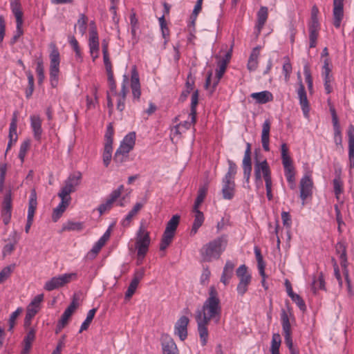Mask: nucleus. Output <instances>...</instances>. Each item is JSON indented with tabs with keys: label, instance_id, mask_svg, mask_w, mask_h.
Segmentation results:
<instances>
[{
	"label": "nucleus",
	"instance_id": "nucleus-46",
	"mask_svg": "<svg viewBox=\"0 0 354 354\" xmlns=\"http://www.w3.org/2000/svg\"><path fill=\"white\" fill-rule=\"evenodd\" d=\"M304 74L305 76V80L308 85V88L310 91L311 90H313V77L311 76L310 66L307 62L304 66Z\"/></svg>",
	"mask_w": 354,
	"mask_h": 354
},
{
	"label": "nucleus",
	"instance_id": "nucleus-35",
	"mask_svg": "<svg viewBox=\"0 0 354 354\" xmlns=\"http://www.w3.org/2000/svg\"><path fill=\"white\" fill-rule=\"evenodd\" d=\"M84 223L68 221L63 224L62 231H75L80 232L84 229Z\"/></svg>",
	"mask_w": 354,
	"mask_h": 354
},
{
	"label": "nucleus",
	"instance_id": "nucleus-33",
	"mask_svg": "<svg viewBox=\"0 0 354 354\" xmlns=\"http://www.w3.org/2000/svg\"><path fill=\"white\" fill-rule=\"evenodd\" d=\"M129 152H124V150H122L118 147L115 153L113 161L118 166H120L129 160Z\"/></svg>",
	"mask_w": 354,
	"mask_h": 354
},
{
	"label": "nucleus",
	"instance_id": "nucleus-36",
	"mask_svg": "<svg viewBox=\"0 0 354 354\" xmlns=\"http://www.w3.org/2000/svg\"><path fill=\"white\" fill-rule=\"evenodd\" d=\"M218 68L216 70V79L214 80L212 84L213 91L218 84L221 78L223 77V74L225 72L227 68L225 61H219L218 62Z\"/></svg>",
	"mask_w": 354,
	"mask_h": 354
},
{
	"label": "nucleus",
	"instance_id": "nucleus-44",
	"mask_svg": "<svg viewBox=\"0 0 354 354\" xmlns=\"http://www.w3.org/2000/svg\"><path fill=\"white\" fill-rule=\"evenodd\" d=\"M281 339L279 333H274L271 342V354H279Z\"/></svg>",
	"mask_w": 354,
	"mask_h": 354
},
{
	"label": "nucleus",
	"instance_id": "nucleus-31",
	"mask_svg": "<svg viewBox=\"0 0 354 354\" xmlns=\"http://www.w3.org/2000/svg\"><path fill=\"white\" fill-rule=\"evenodd\" d=\"M259 50L260 47L257 46L254 48L251 52L247 64V68L250 71H254L257 68Z\"/></svg>",
	"mask_w": 354,
	"mask_h": 354
},
{
	"label": "nucleus",
	"instance_id": "nucleus-14",
	"mask_svg": "<svg viewBox=\"0 0 354 354\" xmlns=\"http://www.w3.org/2000/svg\"><path fill=\"white\" fill-rule=\"evenodd\" d=\"M257 20L254 28V33L257 37L267 21L268 17V8L266 6H261L257 12Z\"/></svg>",
	"mask_w": 354,
	"mask_h": 354
},
{
	"label": "nucleus",
	"instance_id": "nucleus-64",
	"mask_svg": "<svg viewBox=\"0 0 354 354\" xmlns=\"http://www.w3.org/2000/svg\"><path fill=\"white\" fill-rule=\"evenodd\" d=\"M330 68H329V60L328 59H326L324 62L323 66V71H322V76L324 78L326 77L328 79L330 77H333L332 75H330Z\"/></svg>",
	"mask_w": 354,
	"mask_h": 354
},
{
	"label": "nucleus",
	"instance_id": "nucleus-9",
	"mask_svg": "<svg viewBox=\"0 0 354 354\" xmlns=\"http://www.w3.org/2000/svg\"><path fill=\"white\" fill-rule=\"evenodd\" d=\"M298 78L299 80V85L297 90V95L299 100V104L301 106L303 113L306 118L308 117L310 111V105L307 99V95L305 90V87L301 80L300 73H298Z\"/></svg>",
	"mask_w": 354,
	"mask_h": 354
},
{
	"label": "nucleus",
	"instance_id": "nucleus-62",
	"mask_svg": "<svg viewBox=\"0 0 354 354\" xmlns=\"http://www.w3.org/2000/svg\"><path fill=\"white\" fill-rule=\"evenodd\" d=\"M114 133L113 127L111 123L107 125L106 131L104 135L105 141L113 142V136Z\"/></svg>",
	"mask_w": 354,
	"mask_h": 354
},
{
	"label": "nucleus",
	"instance_id": "nucleus-8",
	"mask_svg": "<svg viewBox=\"0 0 354 354\" xmlns=\"http://www.w3.org/2000/svg\"><path fill=\"white\" fill-rule=\"evenodd\" d=\"M335 251L336 253L339 254L340 265L344 270V274L345 276L346 281L349 284L350 280L348 271L347 270L348 259L346 244L342 241H338L335 245Z\"/></svg>",
	"mask_w": 354,
	"mask_h": 354
},
{
	"label": "nucleus",
	"instance_id": "nucleus-22",
	"mask_svg": "<svg viewBox=\"0 0 354 354\" xmlns=\"http://www.w3.org/2000/svg\"><path fill=\"white\" fill-rule=\"evenodd\" d=\"M330 114L332 117V122L334 130V140L336 145H342V138L340 129V125L335 109L333 106L330 107Z\"/></svg>",
	"mask_w": 354,
	"mask_h": 354
},
{
	"label": "nucleus",
	"instance_id": "nucleus-19",
	"mask_svg": "<svg viewBox=\"0 0 354 354\" xmlns=\"http://www.w3.org/2000/svg\"><path fill=\"white\" fill-rule=\"evenodd\" d=\"M313 181L309 176H304L300 181V198L304 204L305 200L312 194Z\"/></svg>",
	"mask_w": 354,
	"mask_h": 354
},
{
	"label": "nucleus",
	"instance_id": "nucleus-43",
	"mask_svg": "<svg viewBox=\"0 0 354 354\" xmlns=\"http://www.w3.org/2000/svg\"><path fill=\"white\" fill-rule=\"evenodd\" d=\"M252 169L251 145L250 143H247V147L243 159V169Z\"/></svg>",
	"mask_w": 354,
	"mask_h": 354
},
{
	"label": "nucleus",
	"instance_id": "nucleus-26",
	"mask_svg": "<svg viewBox=\"0 0 354 354\" xmlns=\"http://www.w3.org/2000/svg\"><path fill=\"white\" fill-rule=\"evenodd\" d=\"M250 97L255 100L256 103L261 104L271 102L274 98L272 93L269 91L252 93Z\"/></svg>",
	"mask_w": 354,
	"mask_h": 354
},
{
	"label": "nucleus",
	"instance_id": "nucleus-25",
	"mask_svg": "<svg viewBox=\"0 0 354 354\" xmlns=\"http://www.w3.org/2000/svg\"><path fill=\"white\" fill-rule=\"evenodd\" d=\"M281 319L283 334L292 333L291 323L295 322V317L291 311H282Z\"/></svg>",
	"mask_w": 354,
	"mask_h": 354
},
{
	"label": "nucleus",
	"instance_id": "nucleus-38",
	"mask_svg": "<svg viewBox=\"0 0 354 354\" xmlns=\"http://www.w3.org/2000/svg\"><path fill=\"white\" fill-rule=\"evenodd\" d=\"M236 274L239 279V281L246 280L247 282H251L252 276L248 271V267L245 265H241L236 271Z\"/></svg>",
	"mask_w": 354,
	"mask_h": 354
},
{
	"label": "nucleus",
	"instance_id": "nucleus-24",
	"mask_svg": "<svg viewBox=\"0 0 354 354\" xmlns=\"http://www.w3.org/2000/svg\"><path fill=\"white\" fill-rule=\"evenodd\" d=\"M271 123L270 120H266L262 125L261 131V143L264 151H270V131Z\"/></svg>",
	"mask_w": 354,
	"mask_h": 354
},
{
	"label": "nucleus",
	"instance_id": "nucleus-41",
	"mask_svg": "<svg viewBox=\"0 0 354 354\" xmlns=\"http://www.w3.org/2000/svg\"><path fill=\"white\" fill-rule=\"evenodd\" d=\"M84 295L82 292H75L73 295V298L72 299L70 305L66 308V310H76V308H79L82 302L83 301Z\"/></svg>",
	"mask_w": 354,
	"mask_h": 354
},
{
	"label": "nucleus",
	"instance_id": "nucleus-4",
	"mask_svg": "<svg viewBox=\"0 0 354 354\" xmlns=\"http://www.w3.org/2000/svg\"><path fill=\"white\" fill-rule=\"evenodd\" d=\"M149 233L141 225L136 234V248L137 250L138 263H141L148 252L150 245Z\"/></svg>",
	"mask_w": 354,
	"mask_h": 354
},
{
	"label": "nucleus",
	"instance_id": "nucleus-15",
	"mask_svg": "<svg viewBox=\"0 0 354 354\" xmlns=\"http://www.w3.org/2000/svg\"><path fill=\"white\" fill-rule=\"evenodd\" d=\"M131 88L133 98L138 100H140L141 95L140 84L139 74L136 70V66H133L131 69Z\"/></svg>",
	"mask_w": 354,
	"mask_h": 354
},
{
	"label": "nucleus",
	"instance_id": "nucleus-34",
	"mask_svg": "<svg viewBox=\"0 0 354 354\" xmlns=\"http://www.w3.org/2000/svg\"><path fill=\"white\" fill-rule=\"evenodd\" d=\"M142 206L143 204L141 203H136L132 209L127 214L125 218L122 220V225L124 227L128 226L133 216L137 214V213L141 209Z\"/></svg>",
	"mask_w": 354,
	"mask_h": 354
},
{
	"label": "nucleus",
	"instance_id": "nucleus-53",
	"mask_svg": "<svg viewBox=\"0 0 354 354\" xmlns=\"http://www.w3.org/2000/svg\"><path fill=\"white\" fill-rule=\"evenodd\" d=\"M36 72L38 77V83L41 84L45 78L42 60H39L37 62Z\"/></svg>",
	"mask_w": 354,
	"mask_h": 354
},
{
	"label": "nucleus",
	"instance_id": "nucleus-58",
	"mask_svg": "<svg viewBox=\"0 0 354 354\" xmlns=\"http://www.w3.org/2000/svg\"><path fill=\"white\" fill-rule=\"evenodd\" d=\"M1 212H12V201L10 194L6 195L3 202V209Z\"/></svg>",
	"mask_w": 354,
	"mask_h": 354
},
{
	"label": "nucleus",
	"instance_id": "nucleus-42",
	"mask_svg": "<svg viewBox=\"0 0 354 354\" xmlns=\"http://www.w3.org/2000/svg\"><path fill=\"white\" fill-rule=\"evenodd\" d=\"M73 312L74 311H64V313L62 315L57 323L55 330L56 333H59L65 327Z\"/></svg>",
	"mask_w": 354,
	"mask_h": 354
},
{
	"label": "nucleus",
	"instance_id": "nucleus-56",
	"mask_svg": "<svg viewBox=\"0 0 354 354\" xmlns=\"http://www.w3.org/2000/svg\"><path fill=\"white\" fill-rule=\"evenodd\" d=\"M291 334L292 333L284 334L285 343L288 347L291 354H299V351L293 348Z\"/></svg>",
	"mask_w": 354,
	"mask_h": 354
},
{
	"label": "nucleus",
	"instance_id": "nucleus-17",
	"mask_svg": "<svg viewBox=\"0 0 354 354\" xmlns=\"http://www.w3.org/2000/svg\"><path fill=\"white\" fill-rule=\"evenodd\" d=\"M161 344L163 354H179L176 343L168 335H163L162 336Z\"/></svg>",
	"mask_w": 354,
	"mask_h": 354
},
{
	"label": "nucleus",
	"instance_id": "nucleus-49",
	"mask_svg": "<svg viewBox=\"0 0 354 354\" xmlns=\"http://www.w3.org/2000/svg\"><path fill=\"white\" fill-rule=\"evenodd\" d=\"M44 299V295L39 294L36 295L30 301L29 305L27 307L26 310H36L37 308H39V305L43 301Z\"/></svg>",
	"mask_w": 354,
	"mask_h": 354
},
{
	"label": "nucleus",
	"instance_id": "nucleus-61",
	"mask_svg": "<svg viewBox=\"0 0 354 354\" xmlns=\"http://www.w3.org/2000/svg\"><path fill=\"white\" fill-rule=\"evenodd\" d=\"M290 298L292 301L297 304L300 310H305V303L299 295L295 293L294 295H291Z\"/></svg>",
	"mask_w": 354,
	"mask_h": 354
},
{
	"label": "nucleus",
	"instance_id": "nucleus-11",
	"mask_svg": "<svg viewBox=\"0 0 354 354\" xmlns=\"http://www.w3.org/2000/svg\"><path fill=\"white\" fill-rule=\"evenodd\" d=\"M123 190L124 185H121L116 189L111 192L106 202L101 204L97 209L100 214H104L106 210L111 208L113 203L120 198Z\"/></svg>",
	"mask_w": 354,
	"mask_h": 354
},
{
	"label": "nucleus",
	"instance_id": "nucleus-12",
	"mask_svg": "<svg viewBox=\"0 0 354 354\" xmlns=\"http://www.w3.org/2000/svg\"><path fill=\"white\" fill-rule=\"evenodd\" d=\"M189 319L186 316L180 317L174 326V334L177 335L181 341H184L187 337V326Z\"/></svg>",
	"mask_w": 354,
	"mask_h": 354
},
{
	"label": "nucleus",
	"instance_id": "nucleus-6",
	"mask_svg": "<svg viewBox=\"0 0 354 354\" xmlns=\"http://www.w3.org/2000/svg\"><path fill=\"white\" fill-rule=\"evenodd\" d=\"M82 178L80 171L71 174L64 181V186L57 194L58 196L71 197L70 194L75 192L77 187L80 184Z\"/></svg>",
	"mask_w": 354,
	"mask_h": 354
},
{
	"label": "nucleus",
	"instance_id": "nucleus-10",
	"mask_svg": "<svg viewBox=\"0 0 354 354\" xmlns=\"http://www.w3.org/2000/svg\"><path fill=\"white\" fill-rule=\"evenodd\" d=\"M271 176V171L266 160L261 162L256 161L254 164V177L257 183H261L262 176L264 178Z\"/></svg>",
	"mask_w": 354,
	"mask_h": 354
},
{
	"label": "nucleus",
	"instance_id": "nucleus-47",
	"mask_svg": "<svg viewBox=\"0 0 354 354\" xmlns=\"http://www.w3.org/2000/svg\"><path fill=\"white\" fill-rule=\"evenodd\" d=\"M30 146V140L29 139L25 140L20 145L19 151V158L21 162H24L26 154Z\"/></svg>",
	"mask_w": 354,
	"mask_h": 354
},
{
	"label": "nucleus",
	"instance_id": "nucleus-59",
	"mask_svg": "<svg viewBox=\"0 0 354 354\" xmlns=\"http://www.w3.org/2000/svg\"><path fill=\"white\" fill-rule=\"evenodd\" d=\"M160 29L162 31V35L164 38H166L167 36L169 35V28L167 26L166 21L165 19V15H163L162 17H160L158 19Z\"/></svg>",
	"mask_w": 354,
	"mask_h": 354
},
{
	"label": "nucleus",
	"instance_id": "nucleus-45",
	"mask_svg": "<svg viewBox=\"0 0 354 354\" xmlns=\"http://www.w3.org/2000/svg\"><path fill=\"white\" fill-rule=\"evenodd\" d=\"M87 21L88 18L84 14L80 15L77 26H78L79 32L82 35H84L86 31Z\"/></svg>",
	"mask_w": 354,
	"mask_h": 354
},
{
	"label": "nucleus",
	"instance_id": "nucleus-13",
	"mask_svg": "<svg viewBox=\"0 0 354 354\" xmlns=\"http://www.w3.org/2000/svg\"><path fill=\"white\" fill-rule=\"evenodd\" d=\"M333 25L339 28L344 17V0H333Z\"/></svg>",
	"mask_w": 354,
	"mask_h": 354
},
{
	"label": "nucleus",
	"instance_id": "nucleus-28",
	"mask_svg": "<svg viewBox=\"0 0 354 354\" xmlns=\"http://www.w3.org/2000/svg\"><path fill=\"white\" fill-rule=\"evenodd\" d=\"M234 263L231 261H226L225 265L223 268L222 275L221 277V281L224 285H227L229 283L230 280L232 278L234 273Z\"/></svg>",
	"mask_w": 354,
	"mask_h": 354
},
{
	"label": "nucleus",
	"instance_id": "nucleus-48",
	"mask_svg": "<svg viewBox=\"0 0 354 354\" xmlns=\"http://www.w3.org/2000/svg\"><path fill=\"white\" fill-rule=\"evenodd\" d=\"M15 264H12L3 268L0 272V283L6 280L14 270Z\"/></svg>",
	"mask_w": 354,
	"mask_h": 354
},
{
	"label": "nucleus",
	"instance_id": "nucleus-29",
	"mask_svg": "<svg viewBox=\"0 0 354 354\" xmlns=\"http://www.w3.org/2000/svg\"><path fill=\"white\" fill-rule=\"evenodd\" d=\"M110 237V230H107L104 234L100 238V239L94 244L93 248L89 252V254L92 255L93 257L99 253L102 248L105 245L106 242Z\"/></svg>",
	"mask_w": 354,
	"mask_h": 354
},
{
	"label": "nucleus",
	"instance_id": "nucleus-3",
	"mask_svg": "<svg viewBox=\"0 0 354 354\" xmlns=\"http://www.w3.org/2000/svg\"><path fill=\"white\" fill-rule=\"evenodd\" d=\"M51 49L49 54L50 59V85L53 88H56L59 82V64H60V54L54 43L50 44Z\"/></svg>",
	"mask_w": 354,
	"mask_h": 354
},
{
	"label": "nucleus",
	"instance_id": "nucleus-32",
	"mask_svg": "<svg viewBox=\"0 0 354 354\" xmlns=\"http://www.w3.org/2000/svg\"><path fill=\"white\" fill-rule=\"evenodd\" d=\"M37 206V194L35 189L32 190L29 197L27 218H33Z\"/></svg>",
	"mask_w": 354,
	"mask_h": 354
},
{
	"label": "nucleus",
	"instance_id": "nucleus-52",
	"mask_svg": "<svg viewBox=\"0 0 354 354\" xmlns=\"http://www.w3.org/2000/svg\"><path fill=\"white\" fill-rule=\"evenodd\" d=\"M96 311H88L86 318L84 322L82 324L79 333H81L84 330L88 328L91 321L93 320Z\"/></svg>",
	"mask_w": 354,
	"mask_h": 354
},
{
	"label": "nucleus",
	"instance_id": "nucleus-57",
	"mask_svg": "<svg viewBox=\"0 0 354 354\" xmlns=\"http://www.w3.org/2000/svg\"><path fill=\"white\" fill-rule=\"evenodd\" d=\"M106 73H107V77H108V82H109V88H110L111 91L114 95H116L117 94L116 84H115V82L114 77H113V71H109V72H106Z\"/></svg>",
	"mask_w": 354,
	"mask_h": 354
},
{
	"label": "nucleus",
	"instance_id": "nucleus-27",
	"mask_svg": "<svg viewBox=\"0 0 354 354\" xmlns=\"http://www.w3.org/2000/svg\"><path fill=\"white\" fill-rule=\"evenodd\" d=\"M136 142V133L130 132L124 136L122 141L120 143L119 148L122 150H124V152H130Z\"/></svg>",
	"mask_w": 354,
	"mask_h": 354
},
{
	"label": "nucleus",
	"instance_id": "nucleus-2",
	"mask_svg": "<svg viewBox=\"0 0 354 354\" xmlns=\"http://www.w3.org/2000/svg\"><path fill=\"white\" fill-rule=\"evenodd\" d=\"M220 311H198L196 319L202 346L206 345L208 338L207 325L212 320L217 323L220 319Z\"/></svg>",
	"mask_w": 354,
	"mask_h": 354
},
{
	"label": "nucleus",
	"instance_id": "nucleus-60",
	"mask_svg": "<svg viewBox=\"0 0 354 354\" xmlns=\"http://www.w3.org/2000/svg\"><path fill=\"white\" fill-rule=\"evenodd\" d=\"M250 282H247L246 280L239 281L236 287V290L239 295L243 296L248 290V286Z\"/></svg>",
	"mask_w": 354,
	"mask_h": 354
},
{
	"label": "nucleus",
	"instance_id": "nucleus-55",
	"mask_svg": "<svg viewBox=\"0 0 354 354\" xmlns=\"http://www.w3.org/2000/svg\"><path fill=\"white\" fill-rule=\"evenodd\" d=\"M23 24H16V30L13 37L10 40V44L13 45L17 43L19 38L24 34Z\"/></svg>",
	"mask_w": 354,
	"mask_h": 354
},
{
	"label": "nucleus",
	"instance_id": "nucleus-16",
	"mask_svg": "<svg viewBox=\"0 0 354 354\" xmlns=\"http://www.w3.org/2000/svg\"><path fill=\"white\" fill-rule=\"evenodd\" d=\"M236 192V184L234 180L222 179L221 193L225 200H232Z\"/></svg>",
	"mask_w": 354,
	"mask_h": 354
},
{
	"label": "nucleus",
	"instance_id": "nucleus-51",
	"mask_svg": "<svg viewBox=\"0 0 354 354\" xmlns=\"http://www.w3.org/2000/svg\"><path fill=\"white\" fill-rule=\"evenodd\" d=\"M17 117L15 112L10 124L8 138H15L17 135Z\"/></svg>",
	"mask_w": 354,
	"mask_h": 354
},
{
	"label": "nucleus",
	"instance_id": "nucleus-23",
	"mask_svg": "<svg viewBox=\"0 0 354 354\" xmlns=\"http://www.w3.org/2000/svg\"><path fill=\"white\" fill-rule=\"evenodd\" d=\"M88 47L90 54L100 52L99 37L95 26L89 30Z\"/></svg>",
	"mask_w": 354,
	"mask_h": 354
},
{
	"label": "nucleus",
	"instance_id": "nucleus-39",
	"mask_svg": "<svg viewBox=\"0 0 354 354\" xmlns=\"http://www.w3.org/2000/svg\"><path fill=\"white\" fill-rule=\"evenodd\" d=\"M228 169L223 179L234 180L237 172V166L232 160H227Z\"/></svg>",
	"mask_w": 354,
	"mask_h": 354
},
{
	"label": "nucleus",
	"instance_id": "nucleus-21",
	"mask_svg": "<svg viewBox=\"0 0 354 354\" xmlns=\"http://www.w3.org/2000/svg\"><path fill=\"white\" fill-rule=\"evenodd\" d=\"M61 199V202L59 205L53 209L52 214V219L54 222H57L58 219L62 216L63 213L69 205L71 197L59 196Z\"/></svg>",
	"mask_w": 354,
	"mask_h": 354
},
{
	"label": "nucleus",
	"instance_id": "nucleus-63",
	"mask_svg": "<svg viewBox=\"0 0 354 354\" xmlns=\"http://www.w3.org/2000/svg\"><path fill=\"white\" fill-rule=\"evenodd\" d=\"M281 219L284 226H286V227H290L292 224V220L289 212H282Z\"/></svg>",
	"mask_w": 354,
	"mask_h": 354
},
{
	"label": "nucleus",
	"instance_id": "nucleus-30",
	"mask_svg": "<svg viewBox=\"0 0 354 354\" xmlns=\"http://www.w3.org/2000/svg\"><path fill=\"white\" fill-rule=\"evenodd\" d=\"M193 212L194 214V220L191 230L192 235L197 233L198 229L202 226L205 220L203 213L198 209H194V208H193Z\"/></svg>",
	"mask_w": 354,
	"mask_h": 354
},
{
	"label": "nucleus",
	"instance_id": "nucleus-5",
	"mask_svg": "<svg viewBox=\"0 0 354 354\" xmlns=\"http://www.w3.org/2000/svg\"><path fill=\"white\" fill-rule=\"evenodd\" d=\"M180 216L178 214L174 215L171 219L167 222L166 228L162 234L161 241L160 243V250H165L171 243L175 234V232L180 222Z\"/></svg>",
	"mask_w": 354,
	"mask_h": 354
},
{
	"label": "nucleus",
	"instance_id": "nucleus-37",
	"mask_svg": "<svg viewBox=\"0 0 354 354\" xmlns=\"http://www.w3.org/2000/svg\"><path fill=\"white\" fill-rule=\"evenodd\" d=\"M198 103V91L196 90L192 95L189 116H192V122H196V106Z\"/></svg>",
	"mask_w": 354,
	"mask_h": 354
},
{
	"label": "nucleus",
	"instance_id": "nucleus-54",
	"mask_svg": "<svg viewBox=\"0 0 354 354\" xmlns=\"http://www.w3.org/2000/svg\"><path fill=\"white\" fill-rule=\"evenodd\" d=\"M309 30V48H313L317 46V40L319 35V30Z\"/></svg>",
	"mask_w": 354,
	"mask_h": 354
},
{
	"label": "nucleus",
	"instance_id": "nucleus-20",
	"mask_svg": "<svg viewBox=\"0 0 354 354\" xmlns=\"http://www.w3.org/2000/svg\"><path fill=\"white\" fill-rule=\"evenodd\" d=\"M30 120L34 138L39 142L41 140L43 133L41 127L42 121L39 115H30Z\"/></svg>",
	"mask_w": 354,
	"mask_h": 354
},
{
	"label": "nucleus",
	"instance_id": "nucleus-1",
	"mask_svg": "<svg viewBox=\"0 0 354 354\" xmlns=\"http://www.w3.org/2000/svg\"><path fill=\"white\" fill-rule=\"evenodd\" d=\"M227 244L226 235H222L205 244L199 252L204 262H211L218 259L225 250Z\"/></svg>",
	"mask_w": 354,
	"mask_h": 354
},
{
	"label": "nucleus",
	"instance_id": "nucleus-50",
	"mask_svg": "<svg viewBox=\"0 0 354 354\" xmlns=\"http://www.w3.org/2000/svg\"><path fill=\"white\" fill-rule=\"evenodd\" d=\"M334 193L337 198L343 192V184L339 176L335 177L333 180Z\"/></svg>",
	"mask_w": 354,
	"mask_h": 354
},
{
	"label": "nucleus",
	"instance_id": "nucleus-7",
	"mask_svg": "<svg viewBox=\"0 0 354 354\" xmlns=\"http://www.w3.org/2000/svg\"><path fill=\"white\" fill-rule=\"evenodd\" d=\"M76 277L77 274L75 272L54 277L46 282L44 288L48 291L53 290L64 286L69 283L73 279H75Z\"/></svg>",
	"mask_w": 354,
	"mask_h": 354
},
{
	"label": "nucleus",
	"instance_id": "nucleus-40",
	"mask_svg": "<svg viewBox=\"0 0 354 354\" xmlns=\"http://www.w3.org/2000/svg\"><path fill=\"white\" fill-rule=\"evenodd\" d=\"M207 192V185H205L199 187L198 191V195L195 200L194 207V209H198L199 206L203 202Z\"/></svg>",
	"mask_w": 354,
	"mask_h": 354
},
{
	"label": "nucleus",
	"instance_id": "nucleus-18",
	"mask_svg": "<svg viewBox=\"0 0 354 354\" xmlns=\"http://www.w3.org/2000/svg\"><path fill=\"white\" fill-rule=\"evenodd\" d=\"M218 304L217 291L214 286H211L209 290V297L205 302L203 310H218Z\"/></svg>",
	"mask_w": 354,
	"mask_h": 354
}]
</instances>
